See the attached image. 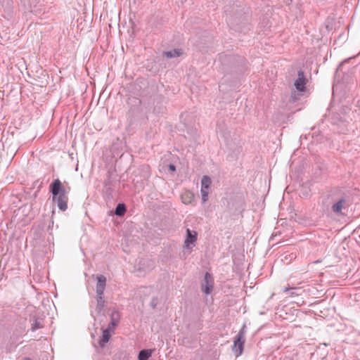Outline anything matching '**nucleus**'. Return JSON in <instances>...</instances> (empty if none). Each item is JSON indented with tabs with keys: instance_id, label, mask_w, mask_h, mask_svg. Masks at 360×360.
<instances>
[{
	"instance_id": "17",
	"label": "nucleus",
	"mask_w": 360,
	"mask_h": 360,
	"mask_svg": "<svg viewBox=\"0 0 360 360\" xmlns=\"http://www.w3.org/2000/svg\"><path fill=\"white\" fill-rule=\"evenodd\" d=\"M289 290H290V288H283V292H288Z\"/></svg>"
},
{
	"instance_id": "14",
	"label": "nucleus",
	"mask_w": 360,
	"mask_h": 360,
	"mask_svg": "<svg viewBox=\"0 0 360 360\" xmlns=\"http://www.w3.org/2000/svg\"><path fill=\"white\" fill-rule=\"evenodd\" d=\"M181 51L179 50H174L164 52V56L167 58H173L176 56H179L180 55H181Z\"/></svg>"
},
{
	"instance_id": "4",
	"label": "nucleus",
	"mask_w": 360,
	"mask_h": 360,
	"mask_svg": "<svg viewBox=\"0 0 360 360\" xmlns=\"http://www.w3.org/2000/svg\"><path fill=\"white\" fill-rule=\"evenodd\" d=\"M106 278L104 276L100 275L97 276V284H96V292L98 295V303L101 305V308L103 307V294L105 288Z\"/></svg>"
},
{
	"instance_id": "10",
	"label": "nucleus",
	"mask_w": 360,
	"mask_h": 360,
	"mask_svg": "<svg viewBox=\"0 0 360 360\" xmlns=\"http://www.w3.org/2000/svg\"><path fill=\"white\" fill-rule=\"evenodd\" d=\"M110 331L111 330L108 328H106L103 330L102 337H101V339L100 341V344L101 346H103L105 344H106L109 341L110 336H111Z\"/></svg>"
},
{
	"instance_id": "3",
	"label": "nucleus",
	"mask_w": 360,
	"mask_h": 360,
	"mask_svg": "<svg viewBox=\"0 0 360 360\" xmlns=\"http://www.w3.org/2000/svg\"><path fill=\"white\" fill-rule=\"evenodd\" d=\"M212 185V180L208 176H203L201 180V195L202 202L208 200L209 191Z\"/></svg>"
},
{
	"instance_id": "16",
	"label": "nucleus",
	"mask_w": 360,
	"mask_h": 360,
	"mask_svg": "<svg viewBox=\"0 0 360 360\" xmlns=\"http://www.w3.org/2000/svg\"><path fill=\"white\" fill-rule=\"evenodd\" d=\"M169 168L172 172H174L176 170L175 166L173 165H169Z\"/></svg>"
},
{
	"instance_id": "2",
	"label": "nucleus",
	"mask_w": 360,
	"mask_h": 360,
	"mask_svg": "<svg viewBox=\"0 0 360 360\" xmlns=\"http://www.w3.org/2000/svg\"><path fill=\"white\" fill-rule=\"evenodd\" d=\"M245 344L244 333L240 330L237 335L233 346V351L236 356H239L242 354L243 351V346Z\"/></svg>"
},
{
	"instance_id": "15",
	"label": "nucleus",
	"mask_w": 360,
	"mask_h": 360,
	"mask_svg": "<svg viewBox=\"0 0 360 360\" xmlns=\"http://www.w3.org/2000/svg\"><path fill=\"white\" fill-rule=\"evenodd\" d=\"M126 211L125 206L123 204H119L115 210V214L118 216H122Z\"/></svg>"
},
{
	"instance_id": "13",
	"label": "nucleus",
	"mask_w": 360,
	"mask_h": 360,
	"mask_svg": "<svg viewBox=\"0 0 360 360\" xmlns=\"http://www.w3.org/2000/svg\"><path fill=\"white\" fill-rule=\"evenodd\" d=\"M43 328V321L42 319H34L31 323V328L32 330H36L37 329Z\"/></svg>"
},
{
	"instance_id": "19",
	"label": "nucleus",
	"mask_w": 360,
	"mask_h": 360,
	"mask_svg": "<svg viewBox=\"0 0 360 360\" xmlns=\"http://www.w3.org/2000/svg\"><path fill=\"white\" fill-rule=\"evenodd\" d=\"M25 360H31V359L29 358H25Z\"/></svg>"
},
{
	"instance_id": "8",
	"label": "nucleus",
	"mask_w": 360,
	"mask_h": 360,
	"mask_svg": "<svg viewBox=\"0 0 360 360\" xmlns=\"http://www.w3.org/2000/svg\"><path fill=\"white\" fill-rule=\"evenodd\" d=\"M181 199L183 203L189 205L194 200V194L190 191H184L181 195Z\"/></svg>"
},
{
	"instance_id": "11",
	"label": "nucleus",
	"mask_w": 360,
	"mask_h": 360,
	"mask_svg": "<svg viewBox=\"0 0 360 360\" xmlns=\"http://www.w3.org/2000/svg\"><path fill=\"white\" fill-rule=\"evenodd\" d=\"M152 355V350L150 349H143L140 351L138 359L139 360H148Z\"/></svg>"
},
{
	"instance_id": "18",
	"label": "nucleus",
	"mask_w": 360,
	"mask_h": 360,
	"mask_svg": "<svg viewBox=\"0 0 360 360\" xmlns=\"http://www.w3.org/2000/svg\"><path fill=\"white\" fill-rule=\"evenodd\" d=\"M295 295H297V294H295V292L291 293V296H295Z\"/></svg>"
},
{
	"instance_id": "5",
	"label": "nucleus",
	"mask_w": 360,
	"mask_h": 360,
	"mask_svg": "<svg viewBox=\"0 0 360 360\" xmlns=\"http://www.w3.org/2000/svg\"><path fill=\"white\" fill-rule=\"evenodd\" d=\"M214 287V279L212 276L207 272L205 275L203 282L202 283V290L205 295L211 293Z\"/></svg>"
},
{
	"instance_id": "1",
	"label": "nucleus",
	"mask_w": 360,
	"mask_h": 360,
	"mask_svg": "<svg viewBox=\"0 0 360 360\" xmlns=\"http://www.w3.org/2000/svg\"><path fill=\"white\" fill-rule=\"evenodd\" d=\"M53 200L56 202L58 208L61 211H65L68 208V198L66 194L65 188L61 181L55 179L51 185Z\"/></svg>"
},
{
	"instance_id": "12",
	"label": "nucleus",
	"mask_w": 360,
	"mask_h": 360,
	"mask_svg": "<svg viewBox=\"0 0 360 360\" xmlns=\"http://www.w3.org/2000/svg\"><path fill=\"white\" fill-rule=\"evenodd\" d=\"M345 203V200L341 199L339 201H338L336 203H335L333 207L332 210L335 213H339L342 210L344 205Z\"/></svg>"
},
{
	"instance_id": "7",
	"label": "nucleus",
	"mask_w": 360,
	"mask_h": 360,
	"mask_svg": "<svg viewBox=\"0 0 360 360\" xmlns=\"http://www.w3.org/2000/svg\"><path fill=\"white\" fill-rule=\"evenodd\" d=\"M305 78L302 72H299L297 79L295 82V86L299 91H304L305 89Z\"/></svg>"
},
{
	"instance_id": "9",
	"label": "nucleus",
	"mask_w": 360,
	"mask_h": 360,
	"mask_svg": "<svg viewBox=\"0 0 360 360\" xmlns=\"http://www.w3.org/2000/svg\"><path fill=\"white\" fill-rule=\"evenodd\" d=\"M120 320V315L117 312L114 311L111 314V321L108 325V327L107 328L110 329V330H113L115 326L117 325Z\"/></svg>"
},
{
	"instance_id": "6",
	"label": "nucleus",
	"mask_w": 360,
	"mask_h": 360,
	"mask_svg": "<svg viewBox=\"0 0 360 360\" xmlns=\"http://www.w3.org/2000/svg\"><path fill=\"white\" fill-rule=\"evenodd\" d=\"M187 236L185 239L184 244L186 248H189L191 244H193L197 240L198 233L195 231H191L187 229Z\"/></svg>"
}]
</instances>
